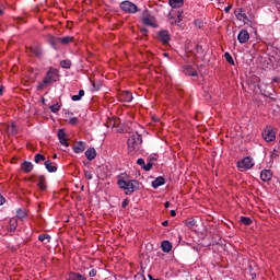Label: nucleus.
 Wrapping results in <instances>:
<instances>
[{"instance_id": "nucleus-39", "label": "nucleus", "mask_w": 280, "mask_h": 280, "mask_svg": "<svg viewBox=\"0 0 280 280\" xmlns=\"http://www.w3.org/2000/svg\"><path fill=\"white\" fill-rule=\"evenodd\" d=\"M49 108H50L51 113H58V110H60V105L55 104V105H51Z\"/></svg>"}, {"instance_id": "nucleus-45", "label": "nucleus", "mask_w": 280, "mask_h": 280, "mask_svg": "<svg viewBox=\"0 0 280 280\" xmlns=\"http://www.w3.org/2000/svg\"><path fill=\"white\" fill-rule=\"evenodd\" d=\"M137 163H138V165H140V166H144L145 165V160H143V159H138L137 160Z\"/></svg>"}, {"instance_id": "nucleus-44", "label": "nucleus", "mask_w": 280, "mask_h": 280, "mask_svg": "<svg viewBox=\"0 0 280 280\" xmlns=\"http://www.w3.org/2000/svg\"><path fill=\"white\" fill-rule=\"evenodd\" d=\"M70 124H71L72 126H75V125L78 124V117H72V118H70Z\"/></svg>"}, {"instance_id": "nucleus-32", "label": "nucleus", "mask_w": 280, "mask_h": 280, "mask_svg": "<svg viewBox=\"0 0 280 280\" xmlns=\"http://www.w3.org/2000/svg\"><path fill=\"white\" fill-rule=\"evenodd\" d=\"M196 223H197V221L194 218H190V219L186 220V222H185V224H186V226H188V229H194L196 226Z\"/></svg>"}, {"instance_id": "nucleus-23", "label": "nucleus", "mask_w": 280, "mask_h": 280, "mask_svg": "<svg viewBox=\"0 0 280 280\" xmlns=\"http://www.w3.org/2000/svg\"><path fill=\"white\" fill-rule=\"evenodd\" d=\"M165 183V177L159 176L152 182L153 189H159Z\"/></svg>"}, {"instance_id": "nucleus-37", "label": "nucleus", "mask_w": 280, "mask_h": 280, "mask_svg": "<svg viewBox=\"0 0 280 280\" xmlns=\"http://www.w3.org/2000/svg\"><path fill=\"white\" fill-rule=\"evenodd\" d=\"M67 138V132H65V129H59L58 130V139H66Z\"/></svg>"}, {"instance_id": "nucleus-26", "label": "nucleus", "mask_w": 280, "mask_h": 280, "mask_svg": "<svg viewBox=\"0 0 280 280\" xmlns=\"http://www.w3.org/2000/svg\"><path fill=\"white\" fill-rule=\"evenodd\" d=\"M163 253H170L172 250V243L170 241H163L161 244Z\"/></svg>"}, {"instance_id": "nucleus-30", "label": "nucleus", "mask_w": 280, "mask_h": 280, "mask_svg": "<svg viewBox=\"0 0 280 280\" xmlns=\"http://www.w3.org/2000/svg\"><path fill=\"white\" fill-rule=\"evenodd\" d=\"M84 97V90H80L78 95H72L71 100L72 102H80Z\"/></svg>"}, {"instance_id": "nucleus-3", "label": "nucleus", "mask_w": 280, "mask_h": 280, "mask_svg": "<svg viewBox=\"0 0 280 280\" xmlns=\"http://www.w3.org/2000/svg\"><path fill=\"white\" fill-rule=\"evenodd\" d=\"M254 166L255 163H253V158L250 156H246L237 162V167L240 172H246L247 170H252V167Z\"/></svg>"}, {"instance_id": "nucleus-15", "label": "nucleus", "mask_w": 280, "mask_h": 280, "mask_svg": "<svg viewBox=\"0 0 280 280\" xmlns=\"http://www.w3.org/2000/svg\"><path fill=\"white\" fill-rule=\"evenodd\" d=\"M234 14L238 21H248V16L244 12V9H236Z\"/></svg>"}, {"instance_id": "nucleus-12", "label": "nucleus", "mask_w": 280, "mask_h": 280, "mask_svg": "<svg viewBox=\"0 0 280 280\" xmlns=\"http://www.w3.org/2000/svg\"><path fill=\"white\" fill-rule=\"evenodd\" d=\"M170 32L167 31H161L159 33V40L163 43L164 45H167L170 43Z\"/></svg>"}, {"instance_id": "nucleus-48", "label": "nucleus", "mask_w": 280, "mask_h": 280, "mask_svg": "<svg viewBox=\"0 0 280 280\" xmlns=\"http://www.w3.org/2000/svg\"><path fill=\"white\" fill-rule=\"evenodd\" d=\"M195 25H196L197 27H202V21L196 20V21H195Z\"/></svg>"}, {"instance_id": "nucleus-33", "label": "nucleus", "mask_w": 280, "mask_h": 280, "mask_svg": "<svg viewBox=\"0 0 280 280\" xmlns=\"http://www.w3.org/2000/svg\"><path fill=\"white\" fill-rule=\"evenodd\" d=\"M241 222H242V224H245L246 226H250L253 224V220L248 217H242Z\"/></svg>"}, {"instance_id": "nucleus-19", "label": "nucleus", "mask_w": 280, "mask_h": 280, "mask_svg": "<svg viewBox=\"0 0 280 280\" xmlns=\"http://www.w3.org/2000/svg\"><path fill=\"white\" fill-rule=\"evenodd\" d=\"M47 172L54 173V172H58V167L56 166V163L51 162V160H47L44 163Z\"/></svg>"}, {"instance_id": "nucleus-40", "label": "nucleus", "mask_w": 280, "mask_h": 280, "mask_svg": "<svg viewBox=\"0 0 280 280\" xmlns=\"http://www.w3.org/2000/svg\"><path fill=\"white\" fill-rule=\"evenodd\" d=\"M59 142L65 148H69V141H67V138L59 139Z\"/></svg>"}, {"instance_id": "nucleus-8", "label": "nucleus", "mask_w": 280, "mask_h": 280, "mask_svg": "<svg viewBox=\"0 0 280 280\" xmlns=\"http://www.w3.org/2000/svg\"><path fill=\"white\" fill-rule=\"evenodd\" d=\"M237 39L241 45H244V43H248V40L250 39V34H248V31L242 30L238 33Z\"/></svg>"}, {"instance_id": "nucleus-38", "label": "nucleus", "mask_w": 280, "mask_h": 280, "mask_svg": "<svg viewBox=\"0 0 280 280\" xmlns=\"http://www.w3.org/2000/svg\"><path fill=\"white\" fill-rule=\"evenodd\" d=\"M40 161H45V155L37 153L35 155V163H40Z\"/></svg>"}, {"instance_id": "nucleus-54", "label": "nucleus", "mask_w": 280, "mask_h": 280, "mask_svg": "<svg viewBox=\"0 0 280 280\" xmlns=\"http://www.w3.org/2000/svg\"><path fill=\"white\" fill-rule=\"evenodd\" d=\"M0 95H3V85L0 86Z\"/></svg>"}, {"instance_id": "nucleus-47", "label": "nucleus", "mask_w": 280, "mask_h": 280, "mask_svg": "<svg viewBox=\"0 0 280 280\" xmlns=\"http://www.w3.org/2000/svg\"><path fill=\"white\" fill-rule=\"evenodd\" d=\"M89 276H90V277H96V276H97V270L92 269V270L89 272Z\"/></svg>"}, {"instance_id": "nucleus-51", "label": "nucleus", "mask_w": 280, "mask_h": 280, "mask_svg": "<svg viewBox=\"0 0 280 280\" xmlns=\"http://www.w3.org/2000/svg\"><path fill=\"white\" fill-rule=\"evenodd\" d=\"M164 207H165V209H170V201H166V202L164 203Z\"/></svg>"}, {"instance_id": "nucleus-20", "label": "nucleus", "mask_w": 280, "mask_h": 280, "mask_svg": "<svg viewBox=\"0 0 280 280\" xmlns=\"http://www.w3.org/2000/svg\"><path fill=\"white\" fill-rule=\"evenodd\" d=\"M21 170L23 172H25L26 174H30V172H32V170H34V164H32V162L24 161L21 164Z\"/></svg>"}, {"instance_id": "nucleus-7", "label": "nucleus", "mask_w": 280, "mask_h": 280, "mask_svg": "<svg viewBox=\"0 0 280 280\" xmlns=\"http://www.w3.org/2000/svg\"><path fill=\"white\" fill-rule=\"evenodd\" d=\"M262 138L265 139V141H267V143H270L271 141H275L277 139V133H275L272 129L266 128L262 131Z\"/></svg>"}, {"instance_id": "nucleus-36", "label": "nucleus", "mask_w": 280, "mask_h": 280, "mask_svg": "<svg viewBox=\"0 0 280 280\" xmlns=\"http://www.w3.org/2000/svg\"><path fill=\"white\" fill-rule=\"evenodd\" d=\"M39 242H45V240H47V242L51 241V236H49V234H40L38 236Z\"/></svg>"}, {"instance_id": "nucleus-17", "label": "nucleus", "mask_w": 280, "mask_h": 280, "mask_svg": "<svg viewBox=\"0 0 280 280\" xmlns=\"http://www.w3.org/2000/svg\"><path fill=\"white\" fill-rule=\"evenodd\" d=\"M30 51L31 54H33V56H36L37 58L43 57V49L38 45L31 46Z\"/></svg>"}, {"instance_id": "nucleus-21", "label": "nucleus", "mask_w": 280, "mask_h": 280, "mask_svg": "<svg viewBox=\"0 0 280 280\" xmlns=\"http://www.w3.org/2000/svg\"><path fill=\"white\" fill-rule=\"evenodd\" d=\"M85 156L88 161H93L97 156V151L94 148H90L85 151Z\"/></svg>"}, {"instance_id": "nucleus-50", "label": "nucleus", "mask_w": 280, "mask_h": 280, "mask_svg": "<svg viewBox=\"0 0 280 280\" xmlns=\"http://www.w3.org/2000/svg\"><path fill=\"white\" fill-rule=\"evenodd\" d=\"M162 226H170V221H163Z\"/></svg>"}, {"instance_id": "nucleus-58", "label": "nucleus", "mask_w": 280, "mask_h": 280, "mask_svg": "<svg viewBox=\"0 0 280 280\" xmlns=\"http://www.w3.org/2000/svg\"><path fill=\"white\" fill-rule=\"evenodd\" d=\"M57 158H58V155L55 154V155H54V159H57Z\"/></svg>"}, {"instance_id": "nucleus-31", "label": "nucleus", "mask_w": 280, "mask_h": 280, "mask_svg": "<svg viewBox=\"0 0 280 280\" xmlns=\"http://www.w3.org/2000/svg\"><path fill=\"white\" fill-rule=\"evenodd\" d=\"M60 67L62 69H71V60L66 59L60 61Z\"/></svg>"}, {"instance_id": "nucleus-18", "label": "nucleus", "mask_w": 280, "mask_h": 280, "mask_svg": "<svg viewBox=\"0 0 280 280\" xmlns=\"http://www.w3.org/2000/svg\"><path fill=\"white\" fill-rule=\"evenodd\" d=\"M72 150L75 154H82V152L86 150V143L80 141L75 147L72 148Z\"/></svg>"}, {"instance_id": "nucleus-24", "label": "nucleus", "mask_w": 280, "mask_h": 280, "mask_svg": "<svg viewBox=\"0 0 280 280\" xmlns=\"http://www.w3.org/2000/svg\"><path fill=\"white\" fill-rule=\"evenodd\" d=\"M67 280H86V278H84V276H82L81 273L70 272L67 276Z\"/></svg>"}, {"instance_id": "nucleus-49", "label": "nucleus", "mask_w": 280, "mask_h": 280, "mask_svg": "<svg viewBox=\"0 0 280 280\" xmlns=\"http://www.w3.org/2000/svg\"><path fill=\"white\" fill-rule=\"evenodd\" d=\"M5 205V198L0 194V206Z\"/></svg>"}, {"instance_id": "nucleus-57", "label": "nucleus", "mask_w": 280, "mask_h": 280, "mask_svg": "<svg viewBox=\"0 0 280 280\" xmlns=\"http://www.w3.org/2000/svg\"><path fill=\"white\" fill-rule=\"evenodd\" d=\"M80 215H81V218H84V213L81 212Z\"/></svg>"}, {"instance_id": "nucleus-9", "label": "nucleus", "mask_w": 280, "mask_h": 280, "mask_svg": "<svg viewBox=\"0 0 280 280\" xmlns=\"http://www.w3.org/2000/svg\"><path fill=\"white\" fill-rule=\"evenodd\" d=\"M46 80L50 81L52 84L54 82H56V80L58 79V70L51 68L45 77Z\"/></svg>"}, {"instance_id": "nucleus-27", "label": "nucleus", "mask_w": 280, "mask_h": 280, "mask_svg": "<svg viewBox=\"0 0 280 280\" xmlns=\"http://www.w3.org/2000/svg\"><path fill=\"white\" fill-rule=\"evenodd\" d=\"M7 132L8 135H18L19 130L16 129V125H14L13 122L9 124L7 126Z\"/></svg>"}, {"instance_id": "nucleus-14", "label": "nucleus", "mask_w": 280, "mask_h": 280, "mask_svg": "<svg viewBox=\"0 0 280 280\" xmlns=\"http://www.w3.org/2000/svg\"><path fill=\"white\" fill-rule=\"evenodd\" d=\"M260 178L261 180H264V183H268V180H272V171L270 170L261 171Z\"/></svg>"}, {"instance_id": "nucleus-25", "label": "nucleus", "mask_w": 280, "mask_h": 280, "mask_svg": "<svg viewBox=\"0 0 280 280\" xmlns=\"http://www.w3.org/2000/svg\"><path fill=\"white\" fill-rule=\"evenodd\" d=\"M49 84H52L51 81H48L46 77L43 79V81L38 84L37 91H45Z\"/></svg>"}, {"instance_id": "nucleus-2", "label": "nucleus", "mask_w": 280, "mask_h": 280, "mask_svg": "<svg viewBox=\"0 0 280 280\" xmlns=\"http://www.w3.org/2000/svg\"><path fill=\"white\" fill-rule=\"evenodd\" d=\"M141 135L133 133L129 137L127 141L129 152H135V150H139V144L142 143Z\"/></svg>"}, {"instance_id": "nucleus-16", "label": "nucleus", "mask_w": 280, "mask_h": 280, "mask_svg": "<svg viewBox=\"0 0 280 280\" xmlns=\"http://www.w3.org/2000/svg\"><path fill=\"white\" fill-rule=\"evenodd\" d=\"M18 226H19V219L16 217L11 218L9 221V231L11 233H14V231H16Z\"/></svg>"}, {"instance_id": "nucleus-46", "label": "nucleus", "mask_w": 280, "mask_h": 280, "mask_svg": "<svg viewBox=\"0 0 280 280\" xmlns=\"http://www.w3.org/2000/svg\"><path fill=\"white\" fill-rule=\"evenodd\" d=\"M130 201L128 200V199H125L124 201H122V203H121V207H122V209H126L127 207H128V203H129Z\"/></svg>"}, {"instance_id": "nucleus-34", "label": "nucleus", "mask_w": 280, "mask_h": 280, "mask_svg": "<svg viewBox=\"0 0 280 280\" xmlns=\"http://www.w3.org/2000/svg\"><path fill=\"white\" fill-rule=\"evenodd\" d=\"M224 58H225L226 62H229L230 65H235V61L233 60V56H231V54L225 52Z\"/></svg>"}, {"instance_id": "nucleus-1", "label": "nucleus", "mask_w": 280, "mask_h": 280, "mask_svg": "<svg viewBox=\"0 0 280 280\" xmlns=\"http://www.w3.org/2000/svg\"><path fill=\"white\" fill-rule=\"evenodd\" d=\"M118 186L120 187V189H124L126 196H130L131 194H135L137 189H139V182L135 179H131V180L119 179Z\"/></svg>"}, {"instance_id": "nucleus-53", "label": "nucleus", "mask_w": 280, "mask_h": 280, "mask_svg": "<svg viewBox=\"0 0 280 280\" xmlns=\"http://www.w3.org/2000/svg\"><path fill=\"white\" fill-rule=\"evenodd\" d=\"M172 218H176V211H171Z\"/></svg>"}, {"instance_id": "nucleus-13", "label": "nucleus", "mask_w": 280, "mask_h": 280, "mask_svg": "<svg viewBox=\"0 0 280 280\" xmlns=\"http://www.w3.org/2000/svg\"><path fill=\"white\" fill-rule=\"evenodd\" d=\"M183 72L185 73V75H190L192 78H196L198 75V72L191 66H184Z\"/></svg>"}, {"instance_id": "nucleus-55", "label": "nucleus", "mask_w": 280, "mask_h": 280, "mask_svg": "<svg viewBox=\"0 0 280 280\" xmlns=\"http://www.w3.org/2000/svg\"><path fill=\"white\" fill-rule=\"evenodd\" d=\"M149 279H150V280H159V279L152 278V276H150V275H149Z\"/></svg>"}, {"instance_id": "nucleus-6", "label": "nucleus", "mask_w": 280, "mask_h": 280, "mask_svg": "<svg viewBox=\"0 0 280 280\" xmlns=\"http://www.w3.org/2000/svg\"><path fill=\"white\" fill-rule=\"evenodd\" d=\"M168 20L171 25H176L177 23H180V21H183V10H172L168 13Z\"/></svg>"}, {"instance_id": "nucleus-10", "label": "nucleus", "mask_w": 280, "mask_h": 280, "mask_svg": "<svg viewBox=\"0 0 280 280\" xmlns=\"http://www.w3.org/2000/svg\"><path fill=\"white\" fill-rule=\"evenodd\" d=\"M132 98V92L130 91H124L118 95L119 102L129 103Z\"/></svg>"}, {"instance_id": "nucleus-59", "label": "nucleus", "mask_w": 280, "mask_h": 280, "mask_svg": "<svg viewBox=\"0 0 280 280\" xmlns=\"http://www.w3.org/2000/svg\"><path fill=\"white\" fill-rule=\"evenodd\" d=\"M66 222H69V219H66Z\"/></svg>"}, {"instance_id": "nucleus-41", "label": "nucleus", "mask_w": 280, "mask_h": 280, "mask_svg": "<svg viewBox=\"0 0 280 280\" xmlns=\"http://www.w3.org/2000/svg\"><path fill=\"white\" fill-rule=\"evenodd\" d=\"M142 170H144V172H150V170H152V163L149 162V163L144 164L142 166Z\"/></svg>"}, {"instance_id": "nucleus-42", "label": "nucleus", "mask_w": 280, "mask_h": 280, "mask_svg": "<svg viewBox=\"0 0 280 280\" xmlns=\"http://www.w3.org/2000/svg\"><path fill=\"white\" fill-rule=\"evenodd\" d=\"M84 176L88 180H93V174L89 171H84Z\"/></svg>"}, {"instance_id": "nucleus-4", "label": "nucleus", "mask_w": 280, "mask_h": 280, "mask_svg": "<svg viewBox=\"0 0 280 280\" xmlns=\"http://www.w3.org/2000/svg\"><path fill=\"white\" fill-rule=\"evenodd\" d=\"M120 9H122L124 12H127L128 14H137V12H139V8H137V4L128 0L120 3Z\"/></svg>"}, {"instance_id": "nucleus-28", "label": "nucleus", "mask_w": 280, "mask_h": 280, "mask_svg": "<svg viewBox=\"0 0 280 280\" xmlns=\"http://www.w3.org/2000/svg\"><path fill=\"white\" fill-rule=\"evenodd\" d=\"M59 42L61 43V45H69L70 43H73V37L71 36L59 37Z\"/></svg>"}, {"instance_id": "nucleus-35", "label": "nucleus", "mask_w": 280, "mask_h": 280, "mask_svg": "<svg viewBox=\"0 0 280 280\" xmlns=\"http://www.w3.org/2000/svg\"><path fill=\"white\" fill-rule=\"evenodd\" d=\"M16 218H18V220H25V218H27V212L26 211H18Z\"/></svg>"}, {"instance_id": "nucleus-11", "label": "nucleus", "mask_w": 280, "mask_h": 280, "mask_svg": "<svg viewBox=\"0 0 280 280\" xmlns=\"http://www.w3.org/2000/svg\"><path fill=\"white\" fill-rule=\"evenodd\" d=\"M36 183H37V187L42 191L47 190V179L45 178V176H43V175L37 176Z\"/></svg>"}, {"instance_id": "nucleus-5", "label": "nucleus", "mask_w": 280, "mask_h": 280, "mask_svg": "<svg viewBox=\"0 0 280 280\" xmlns=\"http://www.w3.org/2000/svg\"><path fill=\"white\" fill-rule=\"evenodd\" d=\"M142 23L149 25V27H156V19L148 10L142 12Z\"/></svg>"}, {"instance_id": "nucleus-43", "label": "nucleus", "mask_w": 280, "mask_h": 280, "mask_svg": "<svg viewBox=\"0 0 280 280\" xmlns=\"http://www.w3.org/2000/svg\"><path fill=\"white\" fill-rule=\"evenodd\" d=\"M135 280H147L145 279V276H143V273H137L135 277H133Z\"/></svg>"}, {"instance_id": "nucleus-52", "label": "nucleus", "mask_w": 280, "mask_h": 280, "mask_svg": "<svg viewBox=\"0 0 280 280\" xmlns=\"http://www.w3.org/2000/svg\"><path fill=\"white\" fill-rule=\"evenodd\" d=\"M224 12H226V13L231 12V7H226V8L224 9Z\"/></svg>"}, {"instance_id": "nucleus-29", "label": "nucleus", "mask_w": 280, "mask_h": 280, "mask_svg": "<svg viewBox=\"0 0 280 280\" xmlns=\"http://www.w3.org/2000/svg\"><path fill=\"white\" fill-rule=\"evenodd\" d=\"M47 40L52 47H56V44L60 43L59 37H54V35H47Z\"/></svg>"}, {"instance_id": "nucleus-56", "label": "nucleus", "mask_w": 280, "mask_h": 280, "mask_svg": "<svg viewBox=\"0 0 280 280\" xmlns=\"http://www.w3.org/2000/svg\"><path fill=\"white\" fill-rule=\"evenodd\" d=\"M3 15V9H0V16Z\"/></svg>"}, {"instance_id": "nucleus-22", "label": "nucleus", "mask_w": 280, "mask_h": 280, "mask_svg": "<svg viewBox=\"0 0 280 280\" xmlns=\"http://www.w3.org/2000/svg\"><path fill=\"white\" fill-rule=\"evenodd\" d=\"M168 3L171 5V8L176 10V9L183 8V5H185V0H168Z\"/></svg>"}]
</instances>
